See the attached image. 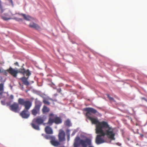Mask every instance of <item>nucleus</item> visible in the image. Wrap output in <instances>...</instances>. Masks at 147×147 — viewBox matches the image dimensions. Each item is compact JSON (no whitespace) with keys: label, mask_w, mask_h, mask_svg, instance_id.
I'll use <instances>...</instances> for the list:
<instances>
[{"label":"nucleus","mask_w":147,"mask_h":147,"mask_svg":"<svg viewBox=\"0 0 147 147\" xmlns=\"http://www.w3.org/2000/svg\"><path fill=\"white\" fill-rule=\"evenodd\" d=\"M84 110L86 111V116L87 118L91 121L92 124L96 125V131H100L101 129L111 127L107 122L104 121L100 122L97 118H94L90 116L92 113L95 114L98 113L96 110L92 108L88 107L84 109Z\"/></svg>","instance_id":"f257e3e1"},{"label":"nucleus","mask_w":147,"mask_h":147,"mask_svg":"<svg viewBox=\"0 0 147 147\" xmlns=\"http://www.w3.org/2000/svg\"><path fill=\"white\" fill-rule=\"evenodd\" d=\"M96 134H99L97 135L95 139V142L97 144H99L105 142V140L102 138L106 136L107 138L111 140H115V133L114 131V129L111 126L101 129V130L97 131H96Z\"/></svg>","instance_id":"f03ea898"},{"label":"nucleus","mask_w":147,"mask_h":147,"mask_svg":"<svg viewBox=\"0 0 147 147\" xmlns=\"http://www.w3.org/2000/svg\"><path fill=\"white\" fill-rule=\"evenodd\" d=\"M18 102L20 105L24 107V110L20 113V116L23 118H28L30 115L29 110L32 106V102L29 100H25L21 98L18 99Z\"/></svg>","instance_id":"7ed1b4c3"},{"label":"nucleus","mask_w":147,"mask_h":147,"mask_svg":"<svg viewBox=\"0 0 147 147\" xmlns=\"http://www.w3.org/2000/svg\"><path fill=\"white\" fill-rule=\"evenodd\" d=\"M24 64L22 66L21 68L18 69L17 68H13L11 67L6 70H4L2 68L0 67V73L3 74H30L31 72L28 69H26L24 67Z\"/></svg>","instance_id":"20e7f679"},{"label":"nucleus","mask_w":147,"mask_h":147,"mask_svg":"<svg viewBox=\"0 0 147 147\" xmlns=\"http://www.w3.org/2000/svg\"><path fill=\"white\" fill-rule=\"evenodd\" d=\"M91 140L89 138H86L85 140L81 139L78 136L76 137L75 139L74 143V147H78L81 145L82 147H87L88 146L91 145Z\"/></svg>","instance_id":"39448f33"},{"label":"nucleus","mask_w":147,"mask_h":147,"mask_svg":"<svg viewBox=\"0 0 147 147\" xmlns=\"http://www.w3.org/2000/svg\"><path fill=\"white\" fill-rule=\"evenodd\" d=\"M56 124H59L62 123V120L60 117H57L53 114L51 113L49 115L48 121L47 124L49 126L52 125L53 123Z\"/></svg>","instance_id":"423d86ee"},{"label":"nucleus","mask_w":147,"mask_h":147,"mask_svg":"<svg viewBox=\"0 0 147 147\" xmlns=\"http://www.w3.org/2000/svg\"><path fill=\"white\" fill-rule=\"evenodd\" d=\"M44 121V119L43 117H38L33 120L31 125L34 129L36 130H39V125L43 123Z\"/></svg>","instance_id":"0eeeda50"},{"label":"nucleus","mask_w":147,"mask_h":147,"mask_svg":"<svg viewBox=\"0 0 147 147\" xmlns=\"http://www.w3.org/2000/svg\"><path fill=\"white\" fill-rule=\"evenodd\" d=\"M0 9L1 10V14L0 15V16L1 18L3 20L7 21L10 19H13L19 21L22 20V19L21 18H11L10 16L9 15V13H6L4 14H2L3 11V9L2 6L1 5V2L0 0Z\"/></svg>","instance_id":"6e6552de"},{"label":"nucleus","mask_w":147,"mask_h":147,"mask_svg":"<svg viewBox=\"0 0 147 147\" xmlns=\"http://www.w3.org/2000/svg\"><path fill=\"white\" fill-rule=\"evenodd\" d=\"M42 102H41L39 100L36 101L35 106L34 109L31 111L32 114L33 115L36 116L39 113L40 108Z\"/></svg>","instance_id":"1a4fd4ad"},{"label":"nucleus","mask_w":147,"mask_h":147,"mask_svg":"<svg viewBox=\"0 0 147 147\" xmlns=\"http://www.w3.org/2000/svg\"><path fill=\"white\" fill-rule=\"evenodd\" d=\"M19 104L16 102H14L11 105H8L10 110L15 113H18L19 112L20 109L19 107Z\"/></svg>","instance_id":"9d476101"},{"label":"nucleus","mask_w":147,"mask_h":147,"mask_svg":"<svg viewBox=\"0 0 147 147\" xmlns=\"http://www.w3.org/2000/svg\"><path fill=\"white\" fill-rule=\"evenodd\" d=\"M65 133L64 131L60 129L58 134V138L59 142H63L65 141Z\"/></svg>","instance_id":"9b49d317"},{"label":"nucleus","mask_w":147,"mask_h":147,"mask_svg":"<svg viewBox=\"0 0 147 147\" xmlns=\"http://www.w3.org/2000/svg\"><path fill=\"white\" fill-rule=\"evenodd\" d=\"M30 74H26V76L27 77H25L24 76L20 78V79L22 81L25 85L28 86L29 85L30 83L28 81V80L29 76Z\"/></svg>","instance_id":"f8f14e48"},{"label":"nucleus","mask_w":147,"mask_h":147,"mask_svg":"<svg viewBox=\"0 0 147 147\" xmlns=\"http://www.w3.org/2000/svg\"><path fill=\"white\" fill-rule=\"evenodd\" d=\"M45 131L46 134H52L53 133L52 129L49 126H47L45 127Z\"/></svg>","instance_id":"ddd939ff"},{"label":"nucleus","mask_w":147,"mask_h":147,"mask_svg":"<svg viewBox=\"0 0 147 147\" xmlns=\"http://www.w3.org/2000/svg\"><path fill=\"white\" fill-rule=\"evenodd\" d=\"M29 26L31 28H34L36 30L40 29V27L37 24L34 23H31L29 24Z\"/></svg>","instance_id":"4468645a"},{"label":"nucleus","mask_w":147,"mask_h":147,"mask_svg":"<svg viewBox=\"0 0 147 147\" xmlns=\"http://www.w3.org/2000/svg\"><path fill=\"white\" fill-rule=\"evenodd\" d=\"M51 144L54 146H57L60 145L59 142L55 140V137L54 139H52L50 141Z\"/></svg>","instance_id":"2eb2a0df"},{"label":"nucleus","mask_w":147,"mask_h":147,"mask_svg":"<svg viewBox=\"0 0 147 147\" xmlns=\"http://www.w3.org/2000/svg\"><path fill=\"white\" fill-rule=\"evenodd\" d=\"M19 14L23 16L24 18L27 21H30L31 19V17L28 15L26 16V14L23 13Z\"/></svg>","instance_id":"dca6fc26"},{"label":"nucleus","mask_w":147,"mask_h":147,"mask_svg":"<svg viewBox=\"0 0 147 147\" xmlns=\"http://www.w3.org/2000/svg\"><path fill=\"white\" fill-rule=\"evenodd\" d=\"M42 111L43 113H47L49 112V111L50 109L46 106L44 105L43 107Z\"/></svg>","instance_id":"f3484780"},{"label":"nucleus","mask_w":147,"mask_h":147,"mask_svg":"<svg viewBox=\"0 0 147 147\" xmlns=\"http://www.w3.org/2000/svg\"><path fill=\"white\" fill-rule=\"evenodd\" d=\"M3 84L1 83L0 84V96H1L3 93Z\"/></svg>","instance_id":"a211bd4d"},{"label":"nucleus","mask_w":147,"mask_h":147,"mask_svg":"<svg viewBox=\"0 0 147 147\" xmlns=\"http://www.w3.org/2000/svg\"><path fill=\"white\" fill-rule=\"evenodd\" d=\"M45 138L47 139H50L51 140L52 139H55V137L53 136H50L49 135H45Z\"/></svg>","instance_id":"6ab92c4d"},{"label":"nucleus","mask_w":147,"mask_h":147,"mask_svg":"<svg viewBox=\"0 0 147 147\" xmlns=\"http://www.w3.org/2000/svg\"><path fill=\"white\" fill-rule=\"evenodd\" d=\"M65 125L67 126H70V122L69 119L67 120L65 122Z\"/></svg>","instance_id":"aec40b11"},{"label":"nucleus","mask_w":147,"mask_h":147,"mask_svg":"<svg viewBox=\"0 0 147 147\" xmlns=\"http://www.w3.org/2000/svg\"><path fill=\"white\" fill-rule=\"evenodd\" d=\"M108 98L111 101H113V102H115V100H114L113 98V97H111L108 94H106Z\"/></svg>","instance_id":"412c9836"},{"label":"nucleus","mask_w":147,"mask_h":147,"mask_svg":"<svg viewBox=\"0 0 147 147\" xmlns=\"http://www.w3.org/2000/svg\"><path fill=\"white\" fill-rule=\"evenodd\" d=\"M43 102L45 104L47 105H50V102L48 101L46 99L43 100Z\"/></svg>","instance_id":"4be33fe9"},{"label":"nucleus","mask_w":147,"mask_h":147,"mask_svg":"<svg viewBox=\"0 0 147 147\" xmlns=\"http://www.w3.org/2000/svg\"><path fill=\"white\" fill-rule=\"evenodd\" d=\"M70 131V130L69 129H67V130L66 133H67V136L68 134L70 135V133H69Z\"/></svg>","instance_id":"5701e85b"},{"label":"nucleus","mask_w":147,"mask_h":147,"mask_svg":"<svg viewBox=\"0 0 147 147\" xmlns=\"http://www.w3.org/2000/svg\"><path fill=\"white\" fill-rule=\"evenodd\" d=\"M13 96L12 95H11L10 96L9 99L11 100H13Z\"/></svg>","instance_id":"b1692460"},{"label":"nucleus","mask_w":147,"mask_h":147,"mask_svg":"<svg viewBox=\"0 0 147 147\" xmlns=\"http://www.w3.org/2000/svg\"><path fill=\"white\" fill-rule=\"evenodd\" d=\"M9 0V2L11 3V5H12V6H13V4L12 0Z\"/></svg>","instance_id":"393cba45"},{"label":"nucleus","mask_w":147,"mask_h":147,"mask_svg":"<svg viewBox=\"0 0 147 147\" xmlns=\"http://www.w3.org/2000/svg\"><path fill=\"white\" fill-rule=\"evenodd\" d=\"M14 65H15L17 66L18 67L19 66L18 63L17 62H16L14 63Z\"/></svg>","instance_id":"a878e982"},{"label":"nucleus","mask_w":147,"mask_h":147,"mask_svg":"<svg viewBox=\"0 0 147 147\" xmlns=\"http://www.w3.org/2000/svg\"><path fill=\"white\" fill-rule=\"evenodd\" d=\"M11 75L13 77L16 78L17 76V74H11Z\"/></svg>","instance_id":"bb28decb"},{"label":"nucleus","mask_w":147,"mask_h":147,"mask_svg":"<svg viewBox=\"0 0 147 147\" xmlns=\"http://www.w3.org/2000/svg\"><path fill=\"white\" fill-rule=\"evenodd\" d=\"M69 134H68V135L67 136V140L68 141H69V138H70V137H69Z\"/></svg>","instance_id":"cd10ccee"},{"label":"nucleus","mask_w":147,"mask_h":147,"mask_svg":"<svg viewBox=\"0 0 147 147\" xmlns=\"http://www.w3.org/2000/svg\"><path fill=\"white\" fill-rule=\"evenodd\" d=\"M76 133V132L75 131H74L73 133H72L71 135L72 136H73L74 135H75V134Z\"/></svg>","instance_id":"c85d7f7f"},{"label":"nucleus","mask_w":147,"mask_h":147,"mask_svg":"<svg viewBox=\"0 0 147 147\" xmlns=\"http://www.w3.org/2000/svg\"><path fill=\"white\" fill-rule=\"evenodd\" d=\"M3 81L2 77L0 76V82H2Z\"/></svg>","instance_id":"c756f323"},{"label":"nucleus","mask_w":147,"mask_h":147,"mask_svg":"<svg viewBox=\"0 0 147 147\" xmlns=\"http://www.w3.org/2000/svg\"><path fill=\"white\" fill-rule=\"evenodd\" d=\"M1 103L2 104H3V105H4V103H5V101H1Z\"/></svg>","instance_id":"7c9ffc66"},{"label":"nucleus","mask_w":147,"mask_h":147,"mask_svg":"<svg viewBox=\"0 0 147 147\" xmlns=\"http://www.w3.org/2000/svg\"><path fill=\"white\" fill-rule=\"evenodd\" d=\"M61 91V89H59L58 90V92H60Z\"/></svg>","instance_id":"2f4dec72"},{"label":"nucleus","mask_w":147,"mask_h":147,"mask_svg":"<svg viewBox=\"0 0 147 147\" xmlns=\"http://www.w3.org/2000/svg\"><path fill=\"white\" fill-rule=\"evenodd\" d=\"M49 100H52V101H53V100L51 98H49Z\"/></svg>","instance_id":"473e14b6"},{"label":"nucleus","mask_w":147,"mask_h":147,"mask_svg":"<svg viewBox=\"0 0 147 147\" xmlns=\"http://www.w3.org/2000/svg\"><path fill=\"white\" fill-rule=\"evenodd\" d=\"M142 99H143L144 100H146V99L144 98H142Z\"/></svg>","instance_id":"72a5a7b5"},{"label":"nucleus","mask_w":147,"mask_h":147,"mask_svg":"<svg viewBox=\"0 0 147 147\" xmlns=\"http://www.w3.org/2000/svg\"><path fill=\"white\" fill-rule=\"evenodd\" d=\"M89 146L88 147H94L93 146H91V145Z\"/></svg>","instance_id":"f704fd0d"},{"label":"nucleus","mask_w":147,"mask_h":147,"mask_svg":"<svg viewBox=\"0 0 147 147\" xmlns=\"http://www.w3.org/2000/svg\"><path fill=\"white\" fill-rule=\"evenodd\" d=\"M19 84H20V85H21V84H20V83H19Z\"/></svg>","instance_id":"c9c22d12"},{"label":"nucleus","mask_w":147,"mask_h":147,"mask_svg":"<svg viewBox=\"0 0 147 147\" xmlns=\"http://www.w3.org/2000/svg\"><path fill=\"white\" fill-rule=\"evenodd\" d=\"M42 135L43 136V134H42Z\"/></svg>","instance_id":"e433bc0d"}]
</instances>
